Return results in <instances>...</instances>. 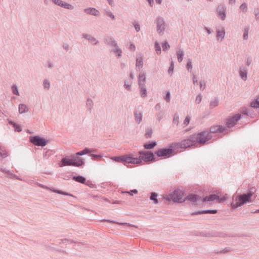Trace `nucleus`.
I'll return each instance as SVG.
<instances>
[{
  "mask_svg": "<svg viewBox=\"0 0 259 259\" xmlns=\"http://www.w3.org/2000/svg\"><path fill=\"white\" fill-rule=\"evenodd\" d=\"M135 27L137 31H139L140 30V26L138 24H135Z\"/></svg>",
  "mask_w": 259,
  "mask_h": 259,
  "instance_id": "obj_46",
  "label": "nucleus"
},
{
  "mask_svg": "<svg viewBox=\"0 0 259 259\" xmlns=\"http://www.w3.org/2000/svg\"><path fill=\"white\" fill-rule=\"evenodd\" d=\"M155 50L156 51V53L157 54H160V51H161V48H160V47L158 44V43H157V42L155 43Z\"/></svg>",
  "mask_w": 259,
  "mask_h": 259,
  "instance_id": "obj_34",
  "label": "nucleus"
},
{
  "mask_svg": "<svg viewBox=\"0 0 259 259\" xmlns=\"http://www.w3.org/2000/svg\"><path fill=\"white\" fill-rule=\"evenodd\" d=\"M250 106L254 108H257L259 107V97L251 102Z\"/></svg>",
  "mask_w": 259,
  "mask_h": 259,
  "instance_id": "obj_18",
  "label": "nucleus"
},
{
  "mask_svg": "<svg viewBox=\"0 0 259 259\" xmlns=\"http://www.w3.org/2000/svg\"><path fill=\"white\" fill-rule=\"evenodd\" d=\"M111 45H112L116 47V44L114 41H111Z\"/></svg>",
  "mask_w": 259,
  "mask_h": 259,
  "instance_id": "obj_54",
  "label": "nucleus"
},
{
  "mask_svg": "<svg viewBox=\"0 0 259 259\" xmlns=\"http://www.w3.org/2000/svg\"><path fill=\"white\" fill-rule=\"evenodd\" d=\"M165 24L162 19L159 18L157 21V31L158 33H161L164 30Z\"/></svg>",
  "mask_w": 259,
  "mask_h": 259,
  "instance_id": "obj_12",
  "label": "nucleus"
},
{
  "mask_svg": "<svg viewBox=\"0 0 259 259\" xmlns=\"http://www.w3.org/2000/svg\"><path fill=\"white\" fill-rule=\"evenodd\" d=\"M51 191L55 192V193H59V194H63V195H68L65 192H61V191H60L59 190H53V189H50Z\"/></svg>",
  "mask_w": 259,
  "mask_h": 259,
  "instance_id": "obj_38",
  "label": "nucleus"
},
{
  "mask_svg": "<svg viewBox=\"0 0 259 259\" xmlns=\"http://www.w3.org/2000/svg\"><path fill=\"white\" fill-rule=\"evenodd\" d=\"M107 15L110 17L112 19H114V16L113 15H112L111 13H108Z\"/></svg>",
  "mask_w": 259,
  "mask_h": 259,
  "instance_id": "obj_50",
  "label": "nucleus"
},
{
  "mask_svg": "<svg viewBox=\"0 0 259 259\" xmlns=\"http://www.w3.org/2000/svg\"><path fill=\"white\" fill-rule=\"evenodd\" d=\"M0 156L3 157L7 156V153L4 147L0 146Z\"/></svg>",
  "mask_w": 259,
  "mask_h": 259,
  "instance_id": "obj_28",
  "label": "nucleus"
},
{
  "mask_svg": "<svg viewBox=\"0 0 259 259\" xmlns=\"http://www.w3.org/2000/svg\"><path fill=\"white\" fill-rule=\"evenodd\" d=\"M150 4H151V3L153 2V0H147Z\"/></svg>",
  "mask_w": 259,
  "mask_h": 259,
  "instance_id": "obj_56",
  "label": "nucleus"
},
{
  "mask_svg": "<svg viewBox=\"0 0 259 259\" xmlns=\"http://www.w3.org/2000/svg\"><path fill=\"white\" fill-rule=\"evenodd\" d=\"M172 152L171 149H161L158 150L156 152L157 155L159 157H168Z\"/></svg>",
  "mask_w": 259,
  "mask_h": 259,
  "instance_id": "obj_10",
  "label": "nucleus"
},
{
  "mask_svg": "<svg viewBox=\"0 0 259 259\" xmlns=\"http://www.w3.org/2000/svg\"><path fill=\"white\" fill-rule=\"evenodd\" d=\"M178 119L179 117L177 116H175L173 120V122L174 123L178 124Z\"/></svg>",
  "mask_w": 259,
  "mask_h": 259,
  "instance_id": "obj_42",
  "label": "nucleus"
},
{
  "mask_svg": "<svg viewBox=\"0 0 259 259\" xmlns=\"http://www.w3.org/2000/svg\"><path fill=\"white\" fill-rule=\"evenodd\" d=\"M85 12L89 14L97 16L99 14V12L95 8H89L85 10Z\"/></svg>",
  "mask_w": 259,
  "mask_h": 259,
  "instance_id": "obj_15",
  "label": "nucleus"
},
{
  "mask_svg": "<svg viewBox=\"0 0 259 259\" xmlns=\"http://www.w3.org/2000/svg\"><path fill=\"white\" fill-rule=\"evenodd\" d=\"M201 99L200 96H198L196 99V101L198 102V103L201 101Z\"/></svg>",
  "mask_w": 259,
  "mask_h": 259,
  "instance_id": "obj_49",
  "label": "nucleus"
},
{
  "mask_svg": "<svg viewBox=\"0 0 259 259\" xmlns=\"http://www.w3.org/2000/svg\"><path fill=\"white\" fill-rule=\"evenodd\" d=\"M228 196L227 195H224L223 196H219L217 195L211 194L208 196L205 197L203 199H201L197 195L190 194L187 196V199L194 203L198 204L205 201H211L215 199L218 200V202H222L226 200Z\"/></svg>",
  "mask_w": 259,
  "mask_h": 259,
  "instance_id": "obj_1",
  "label": "nucleus"
},
{
  "mask_svg": "<svg viewBox=\"0 0 259 259\" xmlns=\"http://www.w3.org/2000/svg\"><path fill=\"white\" fill-rule=\"evenodd\" d=\"M131 192L134 193V194H137L138 193V191L137 190L134 189V190L131 191Z\"/></svg>",
  "mask_w": 259,
  "mask_h": 259,
  "instance_id": "obj_52",
  "label": "nucleus"
},
{
  "mask_svg": "<svg viewBox=\"0 0 259 259\" xmlns=\"http://www.w3.org/2000/svg\"><path fill=\"white\" fill-rule=\"evenodd\" d=\"M240 9L243 11H245L247 9V6L246 4H243L241 5L240 6Z\"/></svg>",
  "mask_w": 259,
  "mask_h": 259,
  "instance_id": "obj_41",
  "label": "nucleus"
},
{
  "mask_svg": "<svg viewBox=\"0 0 259 259\" xmlns=\"http://www.w3.org/2000/svg\"><path fill=\"white\" fill-rule=\"evenodd\" d=\"M83 163L84 162L81 158L73 157L71 159L68 157H66L61 160L59 165L60 167L70 165L79 167L83 165Z\"/></svg>",
  "mask_w": 259,
  "mask_h": 259,
  "instance_id": "obj_2",
  "label": "nucleus"
},
{
  "mask_svg": "<svg viewBox=\"0 0 259 259\" xmlns=\"http://www.w3.org/2000/svg\"><path fill=\"white\" fill-rule=\"evenodd\" d=\"M114 51L117 53L118 56H119L121 53V50L120 49L115 50Z\"/></svg>",
  "mask_w": 259,
  "mask_h": 259,
  "instance_id": "obj_45",
  "label": "nucleus"
},
{
  "mask_svg": "<svg viewBox=\"0 0 259 259\" xmlns=\"http://www.w3.org/2000/svg\"><path fill=\"white\" fill-rule=\"evenodd\" d=\"M9 123L14 125V127L15 128V131L20 132L21 131V127L19 125H17L15 123H14L12 121H10Z\"/></svg>",
  "mask_w": 259,
  "mask_h": 259,
  "instance_id": "obj_33",
  "label": "nucleus"
},
{
  "mask_svg": "<svg viewBox=\"0 0 259 259\" xmlns=\"http://www.w3.org/2000/svg\"><path fill=\"white\" fill-rule=\"evenodd\" d=\"M208 133L207 132H203L198 134L196 137H195L196 142H198L199 143H204L208 138Z\"/></svg>",
  "mask_w": 259,
  "mask_h": 259,
  "instance_id": "obj_8",
  "label": "nucleus"
},
{
  "mask_svg": "<svg viewBox=\"0 0 259 259\" xmlns=\"http://www.w3.org/2000/svg\"><path fill=\"white\" fill-rule=\"evenodd\" d=\"M156 2L158 4H160L161 2V0H156Z\"/></svg>",
  "mask_w": 259,
  "mask_h": 259,
  "instance_id": "obj_55",
  "label": "nucleus"
},
{
  "mask_svg": "<svg viewBox=\"0 0 259 259\" xmlns=\"http://www.w3.org/2000/svg\"><path fill=\"white\" fill-rule=\"evenodd\" d=\"M151 134H152V132L150 131L149 132H148L146 134V136L147 138H149L151 137Z\"/></svg>",
  "mask_w": 259,
  "mask_h": 259,
  "instance_id": "obj_48",
  "label": "nucleus"
},
{
  "mask_svg": "<svg viewBox=\"0 0 259 259\" xmlns=\"http://www.w3.org/2000/svg\"><path fill=\"white\" fill-rule=\"evenodd\" d=\"M140 154L141 155L140 157L141 158V160L143 159L145 161H152L154 158L153 154L151 152H140Z\"/></svg>",
  "mask_w": 259,
  "mask_h": 259,
  "instance_id": "obj_11",
  "label": "nucleus"
},
{
  "mask_svg": "<svg viewBox=\"0 0 259 259\" xmlns=\"http://www.w3.org/2000/svg\"><path fill=\"white\" fill-rule=\"evenodd\" d=\"M193 82H194V83H195V80L194 79L193 80Z\"/></svg>",
  "mask_w": 259,
  "mask_h": 259,
  "instance_id": "obj_61",
  "label": "nucleus"
},
{
  "mask_svg": "<svg viewBox=\"0 0 259 259\" xmlns=\"http://www.w3.org/2000/svg\"><path fill=\"white\" fill-rule=\"evenodd\" d=\"M241 115L240 114H237L233 116H230L227 119L226 125L228 127H232L234 126L237 122V121L240 119Z\"/></svg>",
  "mask_w": 259,
  "mask_h": 259,
  "instance_id": "obj_6",
  "label": "nucleus"
},
{
  "mask_svg": "<svg viewBox=\"0 0 259 259\" xmlns=\"http://www.w3.org/2000/svg\"><path fill=\"white\" fill-rule=\"evenodd\" d=\"M247 36H248V32L246 31L244 33V35H243V37L245 39H246L247 38Z\"/></svg>",
  "mask_w": 259,
  "mask_h": 259,
  "instance_id": "obj_51",
  "label": "nucleus"
},
{
  "mask_svg": "<svg viewBox=\"0 0 259 259\" xmlns=\"http://www.w3.org/2000/svg\"><path fill=\"white\" fill-rule=\"evenodd\" d=\"M225 35V31L223 29L221 30H218L217 32V38L218 40H219L220 38L222 40L224 36Z\"/></svg>",
  "mask_w": 259,
  "mask_h": 259,
  "instance_id": "obj_23",
  "label": "nucleus"
},
{
  "mask_svg": "<svg viewBox=\"0 0 259 259\" xmlns=\"http://www.w3.org/2000/svg\"><path fill=\"white\" fill-rule=\"evenodd\" d=\"M184 55L183 52L181 50H179L177 52L178 60L179 62H182L183 60V56Z\"/></svg>",
  "mask_w": 259,
  "mask_h": 259,
  "instance_id": "obj_26",
  "label": "nucleus"
},
{
  "mask_svg": "<svg viewBox=\"0 0 259 259\" xmlns=\"http://www.w3.org/2000/svg\"><path fill=\"white\" fill-rule=\"evenodd\" d=\"M92 159L94 160L100 159L101 158V156L99 155H95L92 154L91 155Z\"/></svg>",
  "mask_w": 259,
  "mask_h": 259,
  "instance_id": "obj_36",
  "label": "nucleus"
},
{
  "mask_svg": "<svg viewBox=\"0 0 259 259\" xmlns=\"http://www.w3.org/2000/svg\"><path fill=\"white\" fill-rule=\"evenodd\" d=\"M156 145V143L155 142H152L149 144H146L144 145L145 148L147 149H152L154 146Z\"/></svg>",
  "mask_w": 259,
  "mask_h": 259,
  "instance_id": "obj_24",
  "label": "nucleus"
},
{
  "mask_svg": "<svg viewBox=\"0 0 259 259\" xmlns=\"http://www.w3.org/2000/svg\"><path fill=\"white\" fill-rule=\"evenodd\" d=\"M145 75L144 73L140 74L139 76V81L140 85H142L143 82L145 81Z\"/></svg>",
  "mask_w": 259,
  "mask_h": 259,
  "instance_id": "obj_25",
  "label": "nucleus"
},
{
  "mask_svg": "<svg viewBox=\"0 0 259 259\" xmlns=\"http://www.w3.org/2000/svg\"><path fill=\"white\" fill-rule=\"evenodd\" d=\"M27 111V107L24 104H20L19 106V112L22 114L25 113Z\"/></svg>",
  "mask_w": 259,
  "mask_h": 259,
  "instance_id": "obj_21",
  "label": "nucleus"
},
{
  "mask_svg": "<svg viewBox=\"0 0 259 259\" xmlns=\"http://www.w3.org/2000/svg\"><path fill=\"white\" fill-rule=\"evenodd\" d=\"M126 193L129 194H130V195H133V193L131 192V191L130 192H127Z\"/></svg>",
  "mask_w": 259,
  "mask_h": 259,
  "instance_id": "obj_58",
  "label": "nucleus"
},
{
  "mask_svg": "<svg viewBox=\"0 0 259 259\" xmlns=\"http://www.w3.org/2000/svg\"><path fill=\"white\" fill-rule=\"evenodd\" d=\"M73 180H75L76 182L84 184L85 182V179L82 176H77L76 177H73Z\"/></svg>",
  "mask_w": 259,
  "mask_h": 259,
  "instance_id": "obj_20",
  "label": "nucleus"
},
{
  "mask_svg": "<svg viewBox=\"0 0 259 259\" xmlns=\"http://www.w3.org/2000/svg\"><path fill=\"white\" fill-rule=\"evenodd\" d=\"M217 212V210H204L202 211H199L197 212L193 213V214H199L202 213H216Z\"/></svg>",
  "mask_w": 259,
  "mask_h": 259,
  "instance_id": "obj_19",
  "label": "nucleus"
},
{
  "mask_svg": "<svg viewBox=\"0 0 259 259\" xmlns=\"http://www.w3.org/2000/svg\"><path fill=\"white\" fill-rule=\"evenodd\" d=\"M218 12L219 15L222 20H224L225 18V14L224 11V8L223 7H219L218 8Z\"/></svg>",
  "mask_w": 259,
  "mask_h": 259,
  "instance_id": "obj_17",
  "label": "nucleus"
},
{
  "mask_svg": "<svg viewBox=\"0 0 259 259\" xmlns=\"http://www.w3.org/2000/svg\"><path fill=\"white\" fill-rule=\"evenodd\" d=\"M164 198L178 203L183 202L186 200L184 193L181 190H175L172 193L164 196Z\"/></svg>",
  "mask_w": 259,
  "mask_h": 259,
  "instance_id": "obj_3",
  "label": "nucleus"
},
{
  "mask_svg": "<svg viewBox=\"0 0 259 259\" xmlns=\"http://www.w3.org/2000/svg\"><path fill=\"white\" fill-rule=\"evenodd\" d=\"M108 1L109 2V3L111 5V2L110 0H108Z\"/></svg>",
  "mask_w": 259,
  "mask_h": 259,
  "instance_id": "obj_59",
  "label": "nucleus"
},
{
  "mask_svg": "<svg viewBox=\"0 0 259 259\" xmlns=\"http://www.w3.org/2000/svg\"><path fill=\"white\" fill-rule=\"evenodd\" d=\"M190 121V117L189 116L186 117L183 124V127H184L187 126L189 123Z\"/></svg>",
  "mask_w": 259,
  "mask_h": 259,
  "instance_id": "obj_31",
  "label": "nucleus"
},
{
  "mask_svg": "<svg viewBox=\"0 0 259 259\" xmlns=\"http://www.w3.org/2000/svg\"><path fill=\"white\" fill-rule=\"evenodd\" d=\"M53 2L56 4H57L59 6H60L61 7H63L65 8H67L68 9H72V6L70 5V4L64 3L61 0H52Z\"/></svg>",
  "mask_w": 259,
  "mask_h": 259,
  "instance_id": "obj_14",
  "label": "nucleus"
},
{
  "mask_svg": "<svg viewBox=\"0 0 259 259\" xmlns=\"http://www.w3.org/2000/svg\"><path fill=\"white\" fill-rule=\"evenodd\" d=\"M187 68L188 70H190V69H191L192 68V63H191V62L190 61H189L188 62H187Z\"/></svg>",
  "mask_w": 259,
  "mask_h": 259,
  "instance_id": "obj_40",
  "label": "nucleus"
},
{
  "mask_svg": "<svg viewBox=\"0 0 259 259\" xmlns=\"http://www.w3.org/2000/svg\"><path fill=\"white\" fill-rule=\"evenodd\" d=\"M137 66H142L143 65V62L142 60V59L141 58H137V63H136Z\"/></svg>",
  "mask_w": 259,
  "mask_h": 259,
  "instance_id": "obj_35",
  "label": "nucleus"
},
{
  "mask_svg": "<svg viewBox=\"0 0 259 259\" xmlns=\"http://www.w3.org/2000/svg\"><path fill=\"white\" fill-rule=\"evenodd\" d=\"M135 120L138 123H140L142 120V115L140 112H136L135 114Z\"/></svg>",
  "mask_w": 259,
  "mask_h": 259,
  "instance_id": "obj_22",
  "label": "nucleus"
},
{
  "mask_svg": "<svg viewBox=\"0 0 259 259\" xmlns=\"http://www.w3.org/2000/svg\"><path fill=\"white\" fill-rule=\"evenodd\" d=\"M252 195V194L251 193H248L247 194H243L236 197L234 202H233L231 204L232 208H235L246 202H250Z\"/></svg>",
  "mask_w": 259,
  "mask_h": 259,
  "instance_id": "obj_4",
  "label": "nucleus"
},
{
  "mask_svg": "<svg viewBox=\"0 0 259 259\" xmlns=\"http://www.w3.org/2000/svg\"><path fill=\"white\" fill-rule=\"evenodd\" d=\"M165 99L167 101H169V100H170V94L169 93H167V94L166 95Z\"/></svg>",
  "mask_w": 259,
  "mask_h": 259,
  "instance_id": "obj_44",
  "label": "nucleus"
},
{
  "mask_svg": "<svg viewBox=\"0 0 259 259\" xmlns=\"http://www.w3.org/2000/svg\"><path fill=\"white\" fill-rule=\"evenodd\" d=\"M240 75L243 80H246L247 78V73L245 70H240Z\"/></svg>",
  "mask_w": 259,
  "mask_h": 259,
  "instance_id": "obj_29",
  "label": "nucleus"
},
{
  "mask_svg": "<svg viewBox=\"0 0 259 259\" xmlns=\"http://www.w3.org/2000/svg\"><path fill=\"white\" fill-rule=\"evenodd\" d=\"M95 150H94V149L92 150V149H90L89 148H85L83 150L78 152H77L76 153V155H78V156H81L82 155L89 154L91 152H95Z\"/></svg>",
  "mask_w": 259,
  "mask_h": 259,
  "instance_id": "obj_16",
  "label": "nucleus"
},
{
  "mask_svg": "<svg viewBox=\"0 0 259 259\" xmlns=\"http://www.w3.org/2000/svg\"><path fill=\"white\" fill-rule=\"evenodd\" d=\"M30 141L37 146H45L47 144V140L38 136L31 137Z\"/></svg>",
  "mask_w": 259,
  "mask_h": 259,
  "instance_id": "obj_5",
  "label": "nucleus"
},
{
  "mask_svg": "<svg viewBox=\"0 0 259 259\" xmlns=\"http://www.w3.org/2000/svg\"><path fill=\"white\" fill-rule=\"evenodd\" d=\"M12 90L14 94L19 95L18 91L16 86L14 85L12 87Z\"/></svg>",
  "mask_w": 259,
  "mask_h": 259,
  "instance_id": "obj_39",
  "label": "nucleus"
},
{
  "mask_svg": "<svg viewBox=\"0 0 259 259\" xmlns=\"http://www.w3.org/2000/svg\"><path fill=\"white\" fill-rule=\"evenodd\" d=\"M195 143V137L192 136L189 139L182 141L180 144V146L181 148H186L194 145Z\"/></svg>",
  "mask_w": 259,
  "mask_h": 259,
  "instance_id": "obj_7",
  "label": "nucleus"
},
{
  "mask_svg": "<svg viewBox=\"0 0 259 259\" xmlns=\"http://www.w3.org/2000/svg\"><path fill=\"white\" fill-rule=\"evenodd\" d=\"M112 159L118 162H124V155L121 156L114 157L112 158Z\"/></svg>",
  "mask_w": 259,
  "mask_h": 259,
  "instance_id": "obj_27",
  "label": "nucleus"
},
{
  "mask_svg": "<svg viewBox=\"0 0 259 259\" xmlns=\"http://www.w3.org/2000/svg\"><path fill=\"white\" fill-rule=\"evenodd\" d=\"M230 1V3H234L235 2V0H229Z\"/></svg>",
  "mask_w": 259,
  "mask_h": 259,
  "instance_id": "obj_57",
  "label": "nucleus"
},
{
  "mask_svg": "<svg viewBox=\"0 0 259 259\" xmlns=\"http://www.w3.org/2000/svg\"><path fill=\"white\" fill-rule=\"evenodd\" d=\"M129 49L132 51H134L135 50V46L133 45H131Z\"/></svg>",
  "mask_w": 259,
  "mask_h": 259,
  "instance_id": "obj_47",
  "label": "nucleus"
},
{
  "mask_svg": "<svg viewBox=\"0 0 259 259\" xmlns=\"http://www.w3.org/2000/svg\"><path fill=\"white\" fill-rule=\"evenodd\" d=\"M173 69H174V66H173V65L171 64L170 67H169V70L172 71Z\"/></svg>",
  "mask_w": 259,
  "mask_h": 259,
  "instance_id": "obj_53",
  "label": "nucleus"
},
{
  "mask_svg": "<svg viewBox=\"0 0 259 259\" xmlns=\"http://www.w3.org/2000/svg\"><path fill=\"white\" fill-rule=\"evenodd\" d=\"M157 195L155 193H152L150 196V199L154 201V203L156 204L158 203V200L156 198Z\"/></svg>",
  "mask_w": 259,
  "mask_h": 259,
  "instance_id": "obj_30",
  "label": "nucleus"
},
{
  "mask_svg": "<svg viewBox=\"0 0 259 259\" xmlns=\"http://www.w3.org/2000/svg\"><path fill=\"white\" fill-rule=\"evenodd\" d=\"M124 162L126 163L132 164H139L142 162V160L140 157L135 158L127 155H124Z\"/></svg>",
  "mask_w": 259,
  "mask_h": 259,
  "instance_id": "obj_9",
  "label": "nucleus"
},
{
  "mask_svg": "<svg viewBox=\"0 0 259 259\" xmlns=\"http://www.w3.org/2000/svg\"><path fill=\"white\" fill-rule=\"evenodd\" d=\"M169 47H170L169 45L166 42H165L162 45V48H163V50H168L169 48Z\"/></svg>",
  "mask_w": 259,
  "mask_h": 259,
  "instance_id": "obj_37",
  "label": "nucleus"
},
{
  "mask_svg": "<svg viewBox=\"0 0 259 259\" xmlns=\"http://www.w3.org/2000/svg\"><path fill=\"white\" fill-rule=\"evenodd\" d=\"M44 85L45 88L49 89L50 83L47 81H45L44 82Z\"/></svg>",
  "mask_w": 259,
  "mask_h": 259,
  "instance_id": "obj_43",
  "label": "nucleus"
},
{
  "mask_svg": "<svg viewBox=\"0 0 259 259\" xmlns=\"http://www.w3.org/2000/svg\"><path fill=\"white\" fill-rule=\"evenodd\" d=\"M126 88L127 90H130V88H129V87H128H128H126Z\"/></svg>",
  "mask_w": 259,
  "mask_h": 259,
  "instance_id": "obj_60",
  "label": "nucleus"
},
{
  "mask_svg": "<svg viewBox=\"0 0 259 259\" xmlns=\"http://www.w3.org/2000/svg\"><path fill=\"white\" fill-rule=\"evenodd\" d=\"M210 131L213 133L217 132L224 133L226 131V128L221 125H213L210 128Z\"/></svg>",
  "mask_w": 259,
  "mask_h": 259,
  "instance_id": "obj_13",
  "label": "nucleus"
},
{
  "mask_svg": "<svg viewBox=\"0 0 259 259\" xmlns=\"http://www.w3.org/2000/svg\"><path fill=\"white\" fill-rule=\"evenodd\" d=\"M146 94V90L143 87L141 88V96L142 97H145Z\"/></svg>",
  "mask_w": 259,
  "mask_h": 259,
  "instance_id": "obj_32",
  "label": "nucleus"
}]
</instances>
